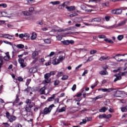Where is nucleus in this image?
<instances>
[{
  "mask_svg": "<svg viewBox=\"0 0 127 127\" xmlns=\"http://www.w3.org/2000/svg\"><path fill=\"white\" fill-rule=\"evenodd\" d=\"M55 107L54 104H52L48 108H45L43 111H41L40 112L41 115H48V114H50L51 111H52L53 108Z\"/></svg>",
  "mask_w": 127,
  "mask_h": 127,
  "instance_id": "1",
  "label": "nucleus"
},
{
  "mask_svg": "<svg viewBox=\"0 0 127 127\" xmlns=\"http://www.w3.org/2000/svg\"><path fill=\"white\" fill-rule=\"evenodd\" d=\"M127 71H125L124 72H120V73L116 74L114 75V77H116V78L114 79V82H117V81H119V80L122 79V76H125V75H127Z\"/></svg>",
  "mask_w": 127,
  "mask_h": 127,
  "instance_id": "2",
  "label": "nucleus"
},
{
  "mask_svg": "<svg viewBox=\"0 0 127 127\" xmlns=\"http://www.w3.org/2000/svg\"><path fill=\"white\" fill-rule=\"evenodd\" d=\"M44 78L45 79L42 82V83L44 85L46 84H49L50 82H51V79L50 78V74H45L44 75Z\"/></svg>",
  "mask_w": 127,
  "mask_h": 127,
  "instance_id": "3",
  "label": "nucleus"
},
{
  "mask_svg": "<svg viewBox=\"0 0 127 127\" xmlns=\"http://www.w3.org/2000/svg\"><path fill=\"white\" fill-rule=\"evenodd\" d=\"M126 21H127L126 20H124L120 22L119 24L114 25L113 26H112L111 27V28H117V27H120L121 26H124V25L126 24Z\"/></svg>",
  "mask_w": 127,
  "mask_h": 127,
  "instance_id": "4",
  "label": "nucleus"
},
{
  "mask_svg": "<svg viewBox=\"0 0 127 127\" xmlns=\"http://www.w3.org/2000/svg\"><path fill=\"white\" fill-rule=\"evenodd\" d=\"M18 62L20 64V67L22 68H24L27 66V64L24 62V60L23 59L20 58L18 59Z\"/></svg>",
  "mask_w": 127,
  "mask_h": 127,
  "instance_id": "5",
  "label": "nucleus"
},
{
  "mask_svg": "<svg viewBox=\"0 0 127 127\" xmlns=\"http://www.w3.org/2000/svg\"><path fill=\"white\" fill-rule=\"evenodd\" d=\"M26 104L27 105H28V106L30 107V108H33L34 107V103L31 102V100L30 99H27L26 100Z\"/></svg>",
  "mask_w": 127,
  "mask_h": 127,
  "instance_id": "6",
  "label": "nucleus"
},
{
  "mask_svg": "<svg viewBox=\"0 0 127 127\" xmlns=\"http://www.w3.org/2000/svg\"><path fill=\"white\" fill-rule=\"evenodd\" d=\"M111 59V57L107 56H102L99 59V61H104L105 60H110Z\"/></svg>",
  "mask_w": 127,
  "mask_h": 127,
  "instance_id": "7",
  "label": "nucleus"
},
{
  "mask_svg": "<svg viewBox=\"0 0 127 127\" xmlns=\"http://www.w3.org/2000/svg\"><path fill=\"white\" fill-rule=\"evenodd\" d=\"M102 20V19L100 17H96L92 19L91 21H90V22H100V21Z\"/></svg>",
  "mask_w": 127,
  "mask_h": 127,
  "instance_id": "8",
  "label": "nucleus"
},
{
  "mask_svg": "<svg viewBox=\"0 0 127 127\" xmlns=\"http://www.w3.org/2000/svg\"><path fill=\"white\" fill-rule=\"evenodd\" d=\"M66 8L67 9L68 11H73V10H75L76 8L75 7V6H66Z\"/></svg>",
  "mask_w": 127,
  "mask_h": 127,
  "instance_id": "9",
  "label": "nucleus"
},
{
  "mask_svg": "<svg viewBox=\"0 0 127 127\" xmlns=\"http://www.w3.org/2000/svg\"><path fill=\"white\" fill-rule=\"evenodd\" d=\"M60 62L58 60V59L55 58L53 60V62L52 64L53 65H58V64H60Z\"/></svg>",
  "mask_w": 127,
  "mask_h": 127,
  "instance_id": "10",
  "label": "nucleus"
},
{
  "mask_svg": "<svg viewBox=\"0 0 127 127\" xmlns=\"http://www.w3.org/2000/svg\"><path fill=\"white\" fill-rule=\"evenodd\" d=\"M8 120H9L10 123H12L13 122H14V121H15L16 120V117H15L13 115H12V116H10Z\"/></svg>",
  "mask_w": 127,
  "mask_h": 127,
  "instance_id": "11",
  "label": "nucleus"
},
{
  "mask_svg": "<svg viewBox=\"0 0 127 127\" xmlns=\"http://www.w3.org/2000/svg\"><path fill=\"white\" fill-rule=\"evenodd\" d=\"M118 56H122L121 55H116L115 56L113 57L112 58H113V59H116V60L117 61H125V60H123V59H121L120 60V59H119Z\"/></svg>",
  "mask_w": 127,
  "mask_h": 127,
  "instance_id": "12",
  "label": "nucleus"
},
{
  "mask_svg": "<svg viewBox=\"0 0 127 127\" xmlns=\"http://www.w3.org/2000/svg\"><path fill=\"white\" fill-rule=\"evenodd\" d=\"M29 73H36L37 68L36 67H32L29 69Z\"/></svg>",
  "mask_w": 127,
  "mask_h": 127,
  "instance_id": "13",
  "label": "nucleus"
},
{
  "mask_svg": "<svg viewBox=\"0 0 127 127\" xmlns=\"http://www.w3.org/2000/svg\"><path fill=\"white\" fill-rule=\"evenodd\" d=\"M101 91H102V92H112V91H114V89L113 88H101Z\"/></svg>",
  "mask_w": 127,
  "mask_h": 127,
  "instance_id": "14",
  "label": "nucleus"
},
{
  "mask_svg": "<svg viewBox=\"0 0 127 127\" xmlns=\"http://www.w3.org/2000/svg\"><path fill=\"white\" fill-rule=\"evenodd\" d=\"M109 108L108 107H103L101 109H99L100 113H105L106 111H108Z\"/></svg>",
  "mask_w": 127,
  "mask_h": 127,
  "instance_id": "15",
  "label": "nucleus"
},
{
  "mask_svg": "<svg viewBox=\"0 0 127 127\" xmlns=\"http://www.w3.org/2000/svg\"><path fill=\"white\" fill-rule=\"evenodd\" d=\"M37 38V34L36 33H32V36H31V40H35Z\"/></svg>",
  "mask_w": 127,
  "mask_h": 127,
  "instance_id": "16",
  "label": "nucleus"
},
{
  "mask_svg": "<svg viewBox=\"0 0 127 127\" xmlns=\"http://www.w3.org/2000/svg\"><path fill=\"white\" fill-rule=\"evenodd\" d=\"M65 56H63L61 55L59 57V58L58 59V60L60 63L61 62L64 61V60H65Z\"/></svg>",
  "mask_w": 127,
  "mask_h": 127,
  "instance_id": "17",
  "label": "nucleus"
},
{
  "mask_svg": "<svg viewBox=\"0 0 127 127\" xmlns=\"http://www.w3.org/2000/svg\"><path fill=\"white\" fill-rule=\"evenodd\" d=\"M13 37V36L9 35L8 34H4L3 38H7V39H12L11 38Z\"/></svg>",
  "mask_w": 127,
  "mask_h": 127,
  "instance_id": "18",
  "label": "nucleus"
},
{
  "mask_svg": "<svg viewBox=\"0 0 127 127\" xmlns=\"http://www.w3.org/2000/svg\"><path fill=\"white\" fill-rule=\"evenodd\" d=\"M6 56L4 57V60L5 61H9V59H10V56H9V54L8 52L6 53Z\"/></svg>",
  "mask_w": 127,
  "mask_h": 127,
  "instance_id": "19",
  "label": "nucleus"
},
{
  "mask_svg": "<svg viewBox=\"0 0 127 127\" xmlns=\"http://www.w3.org/2000/svg\"><path fill=\"white\" fill-rule=\"evenodd\" d=\"M122 94L123 93H122V91L118 90L115 93V96L118 98L119 97H121V96H120V95H122Z\"/></svg>",
  "mask_w": 127,
  "mask_h": 127,
  "instance_id": "20",
  "label": "nucleus"
},
{
  "mask_svg": "<svg viewBox=\"0 0 127 127\" xmlns=\"http://www.w3.org/2000/svg\"><path fill=\"white\" fill-rule=\"evenodd\" d=\"M46 89V87H45V86H44L40 89V92L41 95H43V94H45V89Z\"/></svg>",
  "mask_w": 127,
  "mask_h": 127,
  "instance_id": "21",
  "label": "nucleus"
},
{
  "mask_svg": "<svg viewBox=\"0 0 127 127\" xmlns=\"http://www.w3.org/2000/svg\"><path fill=\"white\" fill-rule=\"evenodd\" d=\"M29 37H30V35H29V34H24V39H26V40H29Z\"/></svg>",
  "mask_w": 127,
  "mask_h": 127,
  "instance_id": "22",
  "label": "nucleus"
},
{
  "mask_svg": "<svg viewBox=\"0 0 127 127\" xmlns=\"http://www.w3.org/2000/svg\"><path fill=\"white\" fill-rule=\"evenodd\" d=\"M38 52L37 51H35L32 54V58L33 59H34L35 58L36 56H38Z\"/></svg>",
  "mask_w": 127,
  "mask_h": 127,
  "instance_id": "23",
  "label": "nucleus"
},
{
  "mask_svg": "<svg viewBox=\"0 0 127 127\" xmlns=\"http://www.w3.org/2000/svg\"><path fill=\"white\" fill-rule=\"evenodd\" d=\"M99 74L100 75H108L109 73L108 71H107V70H102L99 72Z\"/></svg>",
  "mask_w": 127,
  "mask_h": 127,
  "instance_id": "24",
  "label": "nucleus"
},
{
  "mask_svg": "<svg viewBox=\"0 0 127 127\" xmlns=\"http://www.w3.org/2000/svg\"><path fill=\"white\" fill-rule=\"evenodd\" d=\"M50 3L53 4V5H56V4H60V2L59 1H51Z\"/></svg>",
  "mask_w": 127,
  "mask_h": 127,
  "instance_id": "25",
  "label": "nucleus"
},
{
  "mask_svg": "<svg viewBox=\"0 0 127 127\" xmlns=\"http://www.w3.org/2000/svg\"><path fill=\"white\" fill-rule=\"evenodd\" d=\"M68 78H69V76L67 75H64L63 76V77L61 78V80H63V81H65L66 80L68 79Z\"/></svg>",
  "mask_w": 127,
  "mask_h": 127,
  "instance_id": "26",
  "label": "nucleus"
},
{
  "mask_svg": "<svg viewBox=\"0 0 127 127\" xmlns=\"http://www.w3.org/2000/svg\"><path fill=\"white\" fill-rule=\"evenodd\" d=\"M62 43H63L64 45H69V40L62 41Z\"/></svg>",
  "mask_w": 127,
  "mask_h": 127,
  "instance_id": "27",
  "label": "nucleus"
},
{
  "mask_svg": "<svg viewBox=\"0 0 127 127\" xmlns=\"http://www.w3.org/2000/svg\"><path fill=\"white\" fill-rule=\"evenodd\" d=\"M104 41H105L106 42H108V43H111V44H113L114 43V42L113 41L109 39L108 38L104 39Z\"/></svg>",
  "mask_w": 127,
  "mask_h": 127,
  "instance_id": "28",
  "label": "nucleus"
},
{
  "mask_svg": "<svg viewBox=\"0 0 127 127\" xmlns=\"http://www.w3.org/2000/svg\"><path fill=\"white\" fill-rule=\"evenodd\" d=\"M60 84V81L58 79H56L54 81V85L55 86H58V85Z\"/></svg>",
  "mask_w": 127,
  "mask_h": 127,
  "instance_id": "29",
  "label": "nucleus"
},
{
  "mask_svg": "<svg viewBox=\"0 0 127 127\" xmlns=\"http://www.w3.org/2000/svg\"><path fill=\"white\" fill-rule=\"evenodd\" d=\"M44 42L46 43V44H50V43H51V40L50 39H46L44 40Z\"/></svg>",
  "mask_w": 127,
  "mask_h": 127,
  "instance_id": "30",
  "label": "nucleus"
},
{
  "mask_svg": "<svg viewBox=\"0 0 127 127\" xmlns=\"http://www.w3.org/2000/svg\"><path fill=\"white\" fill-rule=\"evenodd\" d=\"M65 111H66V108L65 107H63L59 110V113H62L65 112Z\"/></svg>",
  "mask_w": 127,
  "mask_h": 127,
  "instance_id": "31",
  "label": "nucleus"
},
{
  "mask_svg": "<svg viewBox=\"0 0 127 127\" xmlns=\"http://www.w3.org/2000/svg\"><path fill=\"white\" fill-rule=\"evenodd\" d=\"M55 98V94H53L52 97L48 98V101L49 102H51L52 101V100L54 99Z\"/></svg>",
  "mask_w": 127,
  "mask_h": 127,
  "instance_id": "32",
  "label": "nucleus"
},
{
  "mask_svg": "<svg viewBox=\"0 0 127 127\" xmlns=\"http://www.w3.org/2000/svg\"><path fill=\"white\" fill-rule=\"evenodd\" d=\"M31 108L32 107H26L25 108V111L26 112H27L28 113H30V112L31 111Z\"/></svg>",
  "mask_w": 127,
  "mask_h": 127,
  "instance_id": "33",
  "label": "nucleus"
},
{
  "mask_svg": "<svg viewBox=\"0 0 127 127\" xmlns=\"http://www.w3.org/2000/svg\"><path fill=\"white\" fill-rule=\"evenodd\" d=\"M123 39H124V35H119L117 37V39L118 40H119L120 41H121V40H122Z\"/></svg>",
  "mask_w": 127,
  "mask_h": 127,
  "instance_id": "34",
  "label": "nucleus"
},
{
  "mask_svg": "<svg viewBox=\"0 0 127 127\" xmlns=\"http://www.w3.org/2000/svg\"><path fill=\"white\" fill-rule=\"evenodd\" d=\"M18 102H19V98H18V96L17 95L16 99L13 102V104L15 105V104H17V103H18Z\"/></svg>",
  "mask_w": 127,
  "mask_h": 127,
  "instance_id": "35",
  "label": "nucleus"
},
{
  "mask_svg": "<svg viewBox=\"0 0 127 127\" xmlns=\"http://www.w3.org/2000/svg\"><path fill=\"white\" fill-rule=\"evenodd\" d=\"M117 14H121L123 12V10L122 9H116Z\"/></svg>",
  "mask_w": 127,
  "mask_h": 127,
  "instance_id": "36",
  "label": "nucleus"
},
{
  "mask_svg": "<svg viewBox=\"0 0 127 127\" xmlns=\"http://www.w3.org/2000/svg\"><path fill=\"white\" fill-rule=\"evenodd\" d=\"M106 38L107 37L104 35H100L98 36V38H100V39H104Z\"/></svg>",
  "mask_w": 127,
  "mask_h": 127,
  "instance_id": "37",
  "label": "nucleus"
},
{
  "mask_svg": "<svg viewBox=\"0 0 127 127\" xmlns=\"http://www.w3.org/2000/svg\"><path fill=\"white\" fill-rule=\"evenodd\" d=\"M96 53H97V50H92L90 51V54H91V55L96 54Z\"/></svg>",
  "mask_w": 127,
  "mask_h": 127,
  "instance_id": "38",
  "label": "nucleus"
},
{
  "mask_svg": "<svg viewBox=\"0 0 127 127\" xmlns=\"http://www.w3.org/2000/svg\"><path fill=\"white\" fill-rule=\"evenodd\" d=\"M22 13H23L24 15H27V16L30 15V13H29V12L25 11H22Z\"/></svg>",
  "mask_w": 127,
  "mask_h": 127,
  "instance_id": "39",
  "label": "nucleus"
},
{
  "mask_svg": "<svg viewBox=\"0 0 127 127\" xmlns=\"http://www.w3.org/2000/svg\"><path fill=\"white\" fill-rule=\"evenodd\" d=\"M56 72L55 71H50L49 73H47L46 74H50V77H51V75H54Z\"/></svg>",
  "mask_w": 127,
  "mask_h": 127,
  "instance_id": "40",
  "label": "nucleus"
},
{
  "mask_svg": "<svg viewBox=\"0 0 127 127\" xmlns=\"http://www.w3.org/2000/svg\"><path fill=\"white\" fill-rule=\"evenodd\" d=\"M38 59H39V58H34V60L32 62V64H35V63H36V62H37V61H38Z\"/></svg>",
  "mask_w": 127,
  "mask_h": 127,
  "instance_id": "41",
  "label": "nucleus"
},
{
  "mask_svg": "<svg viewBox=\"0 0 127 127\" xmlns=\"http://www.w3.org/2000/svg\"><path fill=\"white\" fill-rule=\"evenodd\" d=\"M99 119H105L106 118V114H102L99 116Z\"/></svg>",
  "mask_w": 127,
  "mask_h": 127,
  "instance_id": "42",
  "label": "nucleus"
},
{
  "mask_svg": "<svg viewBox=\"0 0 127 127\" xmlns=\"http://www.w3.org/2000/svg\"><path fill=\"white\" fill-rule=\"evenodd\" d=\"M76 28L75 27H70L69 28H66V31H68L69 30H74Z\"/></svg>",
  "mask_w": 127,
  "mask_h": 127,
  "instance_id": "43",
  "label": "nucleus"
},
{
  "mask_svg": "<svg viewBox=\"0 0 127 127\" xmlns=\"http://www.w3.org/2000/svg\"><path fill=\"white\" fill-rule=\"evenodd\" d=\"M110 19H111V17L109 15H106L105 16V20L106 21H109Z\"/></svg>",
  "mask_w": 127,
  "mask_h": 127,
  "instance_id": "44",
  "label": "nucleus"
},
{
  "mask_svg": "<svg viewBox=\"0 0 127 127\" xmlns=\"http://www.w3.org/2000/svg\"><path fill=\"white\" fill-rule=\"evenodd\" d=\"M103 95H99L98 96H96L95 98H94V100H99V99H102L103 98Z\"/></svg>",
  "mask_w": 127,
  "mask_h": 127,
  "instance_id": "45",
  "label": "nucleus"
},
{
  "mask_svg": "<svg viewBox=\"0 0 127 127\" xmlns=\"http://www.w3.org/2000/svg\"><path fill=\"white\" fill-rule=\"evenodd\" d=\"M99 82L97 81L95 83H94V85H92L91 86V89H94L95 87H97V85H98Z\"/></svg>",
  "mask_w": 127,
  "mask_h": 127,
  "instance_id": "46",
  "label": "nucleus"
},
{
  "mask_svg": "<svg viewBox=\"0 0 127 127\" xmlns=\"http://www.w3.org/2000/svg\"><path fill=\"white\" fill-rule=\"evenodd\" d=\"M121 111L123 112H127V107L121 108Z\"/></svg>",
  "mask_w": 127,
  "mask_h": 127,
  "instance_id": "47",
  "label": "nucleus"
},
{
  "mask_svg": "<svg viewBox=\"0 0 127 127\" xmlns=\"http://www.w3.org/2000/svg\"><path fill=\"white\" fill-rule=\"evenodd\" d=\"M62 75H64V72H58L57 76V77H58V78H59L60 77H61V76H62Z\"/></svg>",
  "mask_w": 127,
  "mask_h": 127,
  "instance_id": "48",
  "label": "nucleus"
},
{
  "mask_svg": "<svg viewBox=\"0 0 127 127\" xmlns=\"http://www.w3.org/2000/svg\"><path fill=\"white\" fill-rule=\"evenodd\" d=\"M56 31H58V32H64V31H67V29H60V30H56Z\"/></svg>",
  "mask_w": 127,
  "mask_h": 127,
  "instance_id": "49",
  "label": "nucleus"
},
{
  "mask_svg": "<svg viewBox=\"0 0 127 127\" xmlns=\"http://www.w3.org/2000/svg\"><path fill=\"white\" fill-rule=\"evenodd\" d=\"M11 116H10V114H9V113L8 112H6V118L8 119V120L9 119V118L11 117Z\"/></svg>",
  "mask_w": 127,
  "mask_h": 127,
  "instance_id": "50",
  "label": "nucleus"
},
{
  "mask_svg": "<svg viewBox=\"0 0 127 127\" xmlns=\"http://www.w3.org/2000/svg\"><path fill=\"white\" fill-rule=\"evenodd\" d=\"M30 82H31V79H27L26 82V85L28 86L29 84H30Z\"/></svg>",
  "mask_w": 127,
  "mask_h": 127,
  "instance_id": "51",
  "label": "nucleus"
},
{
  "mask_svg": "<svg viewBox=\"0 0 127 127\" xmlns=\"http://www.w3.org/2000/svg\"><path fill=\"white\" fill-rule=\"evenodd\" d=\"M17 47H18V48H24V45H22V44H18L17 45Z\"/></svg>",
  "mask_w": 127,
  "mask_h": 127,
  "instance_id": "52",
  "label": "nucleus"
},
{
  "mask_svg": "<svg viewBox=\"0 0 127 127\" xmlns=\"http://www.w3.org/2000/svg\"><path fill=\"white\" fill-rule=\"evenodd\" d=\"M77 88V85H76V84H74L72 86V87L71 88V90L72 91H75V90H76Z\"/></svg>",
  "mask_w": 127,
  "mask_h": 127,
  "instance_id": "53",
  "label": "nucleus"
},
{
  "mask_svg": "<svg viewBox=\"0 0 127 127\" xmlns=\"http://www.w3.org/2000/svg\"><path fill=\"white\" fill-rule=\"evenodd\" d=\"M55 53L54 52H52L49 55H48V57H51V56H53V55H55Z\"/></svg>",
  "mask_w": 127,
  "mask_h": 127,
  "instance_id": "54",
  "label": "nucleus"
},
{
  "mask_svg": "<svg viewBox=\"0 0 127 127\" xmlns=\"http://www.w3.org/2000/svg\"><path fill=\"white\" fill-rule=\"evenodd\" d=\"M57 39L59 41L62 40V37L61 35H58L57 36Z\"/></svg>",
  "mask_w": 127,
  "mask_h": 127,
  "instance_id": "55",
  "label": "nucleus"
},
{
  "mask_svg": "<svg viewBox=\"0 0 127 127\" xmlns=\"http://www.w3.org/2000/svg\"><path fill=\"white\" fill-rule=\"evenodd\" d=\"M87 123V121L85 119L82 120V122L79 123V125L85 124Z\"/></svg>",
  "mask_w": 127,
  "mask_h": 127,
  "instance_id": "56",
  "label": "nucleus"
},
{
  "mask_svg": "<svg viewBox=\"0 0 127 127\" xmlns=\"http://www.w3.org/2000/svg\"><path fill=\"white\" fill-rule=\"evenodd\" d=\"M19 37L21 39H22V38H24V34H19Z\"/></svg>",
  "mask_w": 127,
  "mask_h": 127,
  "instance_id": "57",
  "label": "nucleus"
},
{
  "mask_svg": "<svg viewBox=\"0 0 127 127\" xmlns=\"http://www.w3.org/2000/svg\"><path fill=\"white\" fill-rule=\"evenodd\" d=\"M2 125H4V127H9V125L7 123H2Z\"/></svg>",
  "mask_w": 127,
  "mask_h": 127,
  "instance_id": "58",
  "label": "nucleus"
},
{
  "mask_svg": "<svg viewBox=\"0 0 127 127\" xmlns=\"http://www.w3.org/2000/svg\"><path fill=\"white\" fill-rule=\"evenodd\" d=\"M94 59H93L92 57H89L87 60V62H89V61H92V60H93Z\"/></svg>",
  "mask_w": 127,
  "mask_h": 127,
  "instance_id": "59",
  "label": "nucleus"
},
{
  "mask_svg": "<svg viewBox=\"0 0 127 127\" xmlns=\"http://www.w3.org/2000/svg\"><path fill=\"white\" fill-rule=\"evenodd\" d=\"M111 118H112V115L111 114H108L107 116L106 115V119H111Z\"/></svg>",
  "mask_w": 127,
  "mask_h": 127,
  "instance_id": "60",
  "label": "nucleus"
},
{
  "mask_svg": "<svg viewBox=\"0 0 127 127\" xmlns=\"http://www.w3.org/2000/svg\"><path fill=\"white\" fill-rule=\"evenodd\" d=\"M80 7L82 9H83L84 10V9H85L86 8V6H85V5L82 4L81 5Z\"/></svg>",
  "mask_w": 127,
  "mask_h": 127,
  "instance_id": "61",
  "label": "nucleus"
},
{
  "mask_svg": "<svg viewBox=\"0 0 127 127\" xmlns=\"http://www.w3.org/2000/svg\"><path fill=\"white\" fill-rule=\"evenodd\" d=\"M86 74H88V71L87 70H84V71L82 74V76H85V75H86Z\"/></svg>",
  "mask_w": 127,
  "mask_h": 127,
  "instance_id": "62",
  "label": "nucleus"
},
{
  "mask_svg": "<svg viewBox=\"0 0 127 127\" xmlns=\"http://www.w3.org/2000/svg\"><path fill=\"white\" fill-rule=\"evenodd\" d=\"M55 104H58V103H59V98H57L54 101Z\"/></svg>",
  "mask_w": 127,
  "mask_h": 127,
  "instance_id": "63",
  "label": "nucleus"
},
{
  "mask_svg": "<svg viewBox=\"0 0 127 127\" xmlns=\"http://www.w3.org/2000/svg\"><path fill=\"white\" fill-rule=\"evenodd\" d=\"M15 127H22V126L20 124H16Z\"/></svg>",
  "mask_w": 127,
  "mask_h": 127,
  "instance_id": "64",
  "label": "nucleus"
}]
</instances>
